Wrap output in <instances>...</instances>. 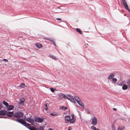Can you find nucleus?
<instances>
[{
  "label": "nucleus",
  "instance_id": "10",
  "mask_svg": "<svg viewBox=\"0 0 130 130\" xmlns=\"http://www.w3.org/2000/svg\"><path fill=\"white\" fill-rule=\"evenodd\" d=\"M25 99L24 98H22L20 99V102L19 103V105H24V102L25 101Z\"/></svg>",
  "mask_w": 130,
  "mask_h": 130
},
{
  "label": "nucleus",
  "instance_id": "33",
  "mask_svg": "<svg viewBox=\"0 0 130 130\" xmlns=\"http://www.w3.org/2000/svg\"><path fill=\"white\" fill-rule=\"evenodd\" d=\"M91 128L93 130H96V127L94 125H93L91 126Z\"/></svg>",
  "mask_w": 130,
  "mask_h": 130
},
{
  "label": "nucleus",
  "instance_id": "48",
  "mask_svg": "<svg viewBox=\"0 0 130 130\" xmlns=\"http://www.w3.org/2000/svg\"><path fill=\"white\" fill-rule=\"evenodd\" d=\"M2 102H0V106L1 105H2Z\"/></svg>",
  "mask_w": 130,
  "mask_h": 130
},
{
  "label": "nucleus",
  "instance_id": "22",
  "mask_svg": "<svg viewBox=\"0 0 130 130\" xmlns=\"http://www.w3.org/2000/svg\"><path fill=\"white\" fill-rule=\"evenodd\" d=\"M125 128L124 126H119L118 127L117 130H123Z\"/></svg>",
  "mask_w": 130,
  "mask_h": 130
},
{
  "label": "nucleus",
  "instance_id": "26",
  "mask_svg": "<svg viewBox=\"0 0 130 130\" xmlns=\"http://www.w3.org/2000/svg\"><path fill=\"white\" fill-rule=\"evenodd\" d=\"M49 56L50 58L54 60H56L57 59L54 56L52 55H50Z\"/></svg>",
  "mask_w": 130,
  "mask_h": 130
},
{
  "label": "nucleus",
  "instance_id": "34",
  "mask_svg": "<svg viewBox=\"0 0 130 130\" xmlns=\"http://www.w3.org/2000/svg\"><path fill=\"white\" fill-rule=\"evenodd\" d=\"M124 84V83H123V82H122L119 83L118 85L120 86H123Z\"/></svg>",
  "mask_w": 130,
  "mask_h": 130
},
{
  "label": "nucleus",
  "instance_id": "32",
  "mask_svg": "<svg viewBox=\"0 0 130 130\" xmlns=\"http://www.w3.org/2000/svg\"><path fill=\"white\" fill-rule=\"evenodd\" d=\"M112 80L114 82H116L117 81V79L116 78H113L112 79Z\"/></svg>",
  "mask_w": 130,
  "mask_h": 130
},
{
  "label": "nucleus",
  "instance_id": "12",
  "mask_svg": "<svg viewBox=\"0 0 130 130\" xmlns=\"http://www.w3.org/2000/svg\"><path fill=\"white\" fill-rule=\"evenodd\" d=\"M7 111L4 110H0V115L5 116L6 115Z\"/></svg>",
  "mask_w": 130,
  "mask_h": 130
},
{
  "label": "nucleus",
  "instance_id": "25",
  "mask_svg": "<svg viewBox=\"0 0 130 130\" xmlns=\"http://www.w3.org/2000/svg\"><path fill=\"white\" fill-rule=\"evenodd\" d=\"M47 40H49L50 41L52 42H53V43L54 42L53 40H52V38H48L47 37H46L45 38Z\"/></svg>",
  "mask_w": 130,
  "mask_h": 130
},
{
  "label": "nucleus",
  "instance_id": "5",
  "mask_svg": "<svg viewBox=\"0 0 130 130\" xmlns=\"http://www.w3.org/2000/svg\"><path fill=\"white\" fill-rule=\"evenodd\" d=\"M25 120L28 122L30 123L31 125H34L35 120L33 119L30 118H27Z\"/></svg>",
  "mask_w": 130,
  "mask_h": 130
},
{
  "label": "nucleus",
  "instance_id": "44",
  "mask_svg": "<svg viewBox=\"0 0 130 130\" xmlns=\"http://www.w3.org/2000/svg\"><path fill=\"white\" fill-rule=\"evenodd\" d=\"M3 118H7V117L6 116H3Z\"/></svg>",
  "mask_w": 130,
  "mask_h": 130
},
{
  "label": "nucleus",
  "instance_id": "11",
  "mask_svg": "<svg viewBox=\"0 0 130 130\" xmlns=\"http://www.w3.org/2000/svg\"><path fill=\"white\" fill-rule=\"evenodd\" d=\"M6 107L7 110L9 111L13 109L14 108V106L13 105H8Z\"/></svg>",
  "mask_w": 130,
  "mask_h": 130
},
{
  "label": "nucleus",
  "instance_id": "21",
  "mask_svg": "<svg viewBox=\"0 0 130 130\" xmlns=\"http://www.w3.org/2000/svg\"><path fill=\"white\" fill-rule=\"evenodd\" d=\"M3 104L6 107L9 105L8 103L5 101H3Z\"/></svg>",
  "mask_w": 130,
  "mask_h": 130
},
{
  "label": "nucleus",
  "instance_id": "50",
  "mask_svg": "<svg viewBox=\"0 0 130 130\" xmlns=\"http://www.w3.org/2000/svg\"><path fill=\"white\" fill-rule=\"evenodd\" d=\"M74 103H75V102L74 101Z\"/></svg>",
  "mask_w": 130,
  "mask_h": 130
},
{
  "label": "nucleus",
  "instance_id": "42",
  "mask_svg": "<svg viewBox=\"0 0 130 130\" xmlns=\"http://www.w3.org/2000/svg\"><path fill=\"white\" fill-rule=\"evenodd\" d=\"M113 110L114 111H116L117 110V109L116 108H113Z\"/></svg>",
  "mask_w": 130,
  "mask_h": 130
},
{
  "label": "nucleus",
  "instance_id": "40",
  "mask_svg": "<svg viewBox=\"0 0 130 130\" xmlns=\"http://www.w3.org/2000/svg\"><path fill=\"white\" fill-rule=\"evenodd\" d=\"M3 105L2 104V105H1L0 106V110H1L2 108L3 107Z\"/></svg>",
  "mask_w": 130,
  "mask_h": 130
},
{
  "label": "nucleus",
  "instance_id": "39",
  "mask_svg": "<svg viewBox=\"0 0 130 130\" xmlns=\"http://www.w3.org/2000/svg\"><path fill=\"white\" fill-rule=\"evenodd\" d=\"M56 19L58 21H61V19L60 18H57Z\"/></svg>",
  "mask_w": 130,
  "mask_h": 130
},
{
  "label": "nucleus",
  "instance_id": "3",
  "mask_svg": "<svg viewBox=\"0 0 130 130\" xmlns=\"http://www.w3.org/2000/svg\"><path fill=\"white\" fill-rule=\"evenodd\" d=\"M34 119L35 121L36 122L38 123H41L44 120V119L43 118L38 117H35Z\"/></svg>",
  "mask_w": 130,
  "mask_h": 130
},
{
  "label": "nucleus",
  "instance_id": "1",
  "mask_svg": "<svg viewBox=\"0 0 130 130\" xmlns=\"http://www.w3.org/2000/svg\"><path fill=\"white\" fill-rule=\"evenodd\" d=\"M23 116L24 114L23 112L20 111H17L15 112L14 113L13 116L12 117L10 118L9 119L19 123V122L18 121V120H19V121H22V120L20 119H23V118L20 119V118L23 117Z\"/></svg>",
  "mask_w": 130,
  "mask_h": 130
},
{
  "label": "nucleus",
  "instance_id": "31",
  "mask_svg": "<svg viewBox=\"0 0 130 130\" xmlns=\"http://www.w3.org/2000/svg\"><path fill=\"white\" fill-rule=\"evenodd\" d=\"M115 126L113 124H112L111 125V129H112L113 130H115Z\"/></svg>",
  "mask_w": 130,
  "mask_h": 130
},
{
  "label": "nucleus",
  "instance_id": "18",
  "mask_svg": "<svg viewBox=\"0 0 130 130\" xmlns=\"http://www.w3.org/2000/svg\"><path fill=\"white\" fill-rule=\"evenodd\" d=\"M76 119H70V120L69 121V122L71 124H73L75 122Z\"/></svg>",
  "mask_w": 130,
  "mask_h": 130
},
{
  "label": "nucleus",
  "instance_id": "35",
  "mask_svg": "<svg viewBox=\"0 0 130 130\" xmlns=\"http://www.w3.org/2000/svg\"><path fill=\"white\" fill-rule=\"evenodd\" d=\"M50 90L51 92H54L55 90L53 88H50Z\"/></svg>",
  "mask_w": 130,
  "mask_h": 130
},
{
  "label": "nucleus",
  "instance_id": "13",
  "mask_svg": "<svg viewBox=\"0 0 130 130\" xmlns=\"http://www.w3.org/2000/svg\"><path fill=\"white\" fill-rule=\"evenodd\" d=\"M115 76L114 73H111L108 76V79L109 80L111 79V78L112 79Z\"/></svg>",
  "mask_w": 130,
  "mask_h": 130
},
{
  "label": "nucleus",
  "instance_id": "47",
  "mask_svg": "<svg viewBox=\"0 0 130 130\" xmlns=\"http://www.w3.org/2000/svg\"><path fill=\"white\" fill-rule=\"evenodd\" d=\"M53 43L54 45L55 46H56V44L54 42H53Z\"/></svg>",
  "mask_w": 130,
  "mask_h": 130
},
{
  "label": "nucleus",
  "instance_id": "8",
  "mask_svg": "<svg viewBox=\"0 0 130 130\" xmlns=\"http://www.w3.org/2000/svg\"><path fill=\"white\" fill-rule=\"evenodd\" d=\"M71 117L69 115L66 116L64 117L65 123L68 124L69 123Z\"/></svg>",
  "mask_w": 130,
  "mask_h": 130
},
{
  "label": "nucleus",
  "instance_id": "6",
  "mask_svg": "<svg viewBox=\"0 0 130 130\" xmlns=\"http://www.w3.org/2000/svg\"><path fill=\"white\" fill-rule=\"evenodd\" d=\"M97 119L95 117H92L91 124L94 125H96L97 124Z\"/></svg>",
  "mask_w": 130,
  "mask_h": 130
},
{
  "label": "nucleus",
  "instance_id": "53",
  "mask_svg": "<svg viewBox=\"0 0 130 130\" xmlns=\"http://www.w3.org/2000/svg\"><path fill=\"white\" fill-rule=\"evenodd\" d=\"M129 121H130V119L129 120Z\"/></svg>",
  "mask_w": 130,
  "mask_h": 130
},
{
  "label": "nucleus",
  "instance_id": "16",
  "mask_svg": "<svg viewBox=\"0 0 130 130\" xmlns=\"http://www.w3.org/2000/svg\"><path fill=\"white\" fill-rule=\"evenodd\" d=\"M59 109L61 110H66L68 109V107H65L64 106H61L59 108Z\"/></svg>",
  "mask_w": 130,
  "mask_h": 130
},
{
  "label": "nucleus",
  "instance_id": "24",
  "mask_svg": "<svg viewBox=\"0 0 130 130\" xmlns=\"http://www.w3.org/2000/svg\"><path fill=\"white\" fill-rule=\"evenodd\" d=\"M38 129L39 130H44V127L43 126L40 125L38 128Z\"/></svg>",
  "mask_w": 130,
  "mask_h": 130
},
{
  "label": "nucleus",
  "instance_id": "45",
  "mask_svg": "<svg viewBox=\"0 0 130 130\" xmlns=\"http://www.w3.org/2000/svg\"><path fill=\"white\" fill-rule=\"evenodd\" d=\"M127 11H128L130 13V8L129 9L128 8V10H127Z\"/></svg>",
  "mask_w": 130,
  "mask_h": 130
},
{
  "label": "nucleus",
  "instance_id": "28",
  "mask_svg": "<svg viewBox=\"0 0 130 130\" xmlns=\"http://www.w3.org/2000/svg\"><path fill=\"white\" fill-rule=\"evenodd\" d=\"M25 84L23 83H22L21 84L20 86L22 87V88H24V87Z\"/></svg>",
  "mask_w": 130,
  "mask_h": 130
},
{
  "label": "nucleus",
  "instance_id": "52",
  "mask_svg": "<svg viewBox=\"0 0 130 130\" xmlns=\"http://www.w3.org/2000/svg\"><path fill=\"white\" fill-rule=\"evenodd\" d=\"M87 44V45H88L87 44Z\"/></svg>",
  "mask_w": 130,
  "mask_h": 130
},
{
  "label": "nucleus",
  "instance_id": "36",
  "mask_svg": "<svg viewBox=\"0 0 130 130\" xmlns=\"http://www.w3.org/2000/svg\"><path fill=\"white\" fill-rule=\"evenodd\" d=\"M71 116L72 118V119H76L75 118L74 116V115L73 114H72L71 115Z\"/></svg>",
  "mask_w": 130,
  "mask_h": 130
},
{
  "label": "nucleus",
  "instance_id": "14",
  "mask_svg": "<svg viewBox=\"0 0 130 130\" xmlns=\"http://www.w3.org/2000/svg\"><path fill=\"white\" fill-rule=\"evenodd\" d=\"M35 45L36 47L39 48H41L42 46V44L39 43H36Z\"/></svg>",
  "mask_w": 130,
  "mask_h": 130
},
{
  "label": "nucleus",
  "instance_id": "17",
  "mask_svg": "<svg viewBox=\"0 0 130 130\" xmlns=\"http://www.w3.org/2000/svg\"><path fill=\"white\" fill-rule=\"evenodd\" d=\"M128 88V86L127 85L124 84L122 86V89L123 90H126Z\"/></svg>",
  "mask_w": 130,
  "mask_h": 130
},
{
  "label": "nucleus",
  "instance_id": "29",
  "mask_svg": "<svg viewBox=\"0 0 130 130\" xmlns=\"http://www.w3.org/2000/svg\"><path fill=\"white\" fill-rule=\"evenodd\" d=\"M48 104L46 103L45 105V109L47 111L48 110V108L47 107Z\"/></svg>",
  "mask_w": 130,
  "mask_h": 130
},
{
  "label": "nucleus",
  "instance_id": "9",
  "mask_svg": "<svg viewBox=\"0 0 130 130\" xmlns=\"http://www.w3.org/2000/svg\"><path fill=\"white\" fill-rule=\"evenodd\" d=\"M14 113L13 111H12L11 112L9 111L8 112H7V111H6V115L7 116V117H12L13 116V115H14Z\"/></svg>",
  "mask_w": 130,
  "mask_h": 130
},
{
  "label": "nucleus",
  "instance_id": "15",
  "mask_svg": "<svg viewBox=\"0 0 130 130\" xmlns=\"http://www.w3.org/2000/svg\"><path fill=\"white\" fill-rule=\"evenodd\" d=\"M77 102L80 106L82 107L84 106V104L82 103V102L80 101V99L77 100Z\"/></svg>",
  "mask_w": 130,
  "mask_h": 130
},
{
  "label": "nucleus",
  "instance_id": "41",
  "mask_svg": "<svg viewBox=\"0 0 130 130\" xmlns=\"http://www.w3.org/2000/svg\"><path fill=\"white\" fill-rule=\"evenodd\" d=\"M72 128L70 126H69L68 129V130H71Z\"/></svg>",
  "mask_w": 130,
  "mask_h": 130
},
{
  "label": "nucleus",
  "instance_id": "19",
  "mask_svg": "<svg viewBox=\"0 0 130 130\" xmlns=\"http://www.w3.org/2000/svg\"><path fill=\"white\" fill-rule=\"evenodd\" d=\"M76 30L77 32H78L79 34H82V32L79 28H76Z\"/></svg>",
  "mask_w": 130,
  "mask_h": 130
},
{
  "label": "nucleus",
  "instance_id": "37",
  "mask_svg": "<svg viewBox=\"0 0 130 130\" xmlns=\"http://www.w3.org/2000/svg\"><path fill=\"white\" fill-rule=\"evenodd\" d=\"M3 60L4 61H5L6 62H8V60L6 59H3V60H2V61H3Z\"/></svg>",
  "mask_w": 130,
  "mask_h": 130
},
{
  "label": "nucleus",
  "instance_id": "2",
  "mask_svg": "<svg viewBox=\"0 0 130 130\" xmlns=\"http://www.w3.org/2000/svg\"><path fill=\"white\" fill-rule=\"evenodd\" d=\"M20 120H22V121H19V120H18V121L19 122V123L23 125L29 129V128L30 127V126H31L30 125V124L27 123L25 121V120L24 119H21Z\"/></svg>",
  "mask_w": 130,
  "mask_h": 130
},
{
  "label": "nucleus",
  "instance_id": "27",
  "mask_svg": "<svg viewBox=\"0 0 130 130\" xmlns=\"http://www.w3.org/2000/svg\"><path fill=\"white\" fill-rule=\"evenodd\" d=\"M74 100H75L76 102L77 101V100H79V99H80L79 97L77 96H74Z\"/></svg>",
  "mask_w": 130,
  "mask_h": 130
},
{
  "label": "nucleus",
  "instance_id": "49",
  "mask_svg": "<svg viewBox=\"0 0 130 130\" xmlns=\"http://www.w3.org/2000/svg\"><path fill=\"white\" fill-rule=\"evenodd\" d=\"M3 116H0V118H3Z\"/></svg>",
  "mask_w": 130,
  "mask_h": 130
},
{
  "label": "nucleus",
  "instance_id": "23",
  "mask_svg": "<svg viewBox=\"0 0 130 130\" xmlns=\"http://www.w3.org/2000/svg\"><path fill=\"white\" fill-rule=\"evenodd\" d=\"M126 83L128 85L129 88H130V78L128 79L127 80Z\"/></svg>",
  "mask_w": 130,
  "mask_h": 130
},
{
  "label": "nucleus",
  "instance_id": "38",
  "mask_svg": "<svg viewBox=\"0 0 130 130\" xmlns=\"http://www.w3.org/2000/svg\"><path fill=\"white\" fill-rule=\"evenodd\" d=\"M56 114V113H51L50 114V115H52V116H54Z\"/></svg>",
  "mask_w": 130,
  "mask_h": 130
},
{
  "label": "nucleus",
  "instance_id": "7",
  "mask_svg": "<svg viewBox=\"0 0 130 130\" xmlns=\"http://www.w3.org/2000/svg\"><path fill=\"white\" fill-rule=\"evenodd\" d=\"M122 4L123 6L126 10L128 9V7L125 0H122Z\"/></svg>",
  "mask_w": 130,
  "mask_h": 130
},
{
  "label": "nucleus",
  "instance_id": "30",
  "mask_svg": "<svg viewBox=\"0 0 130 130\" xmlns=\"http://www.w3.org/2000/svg\"><path fill=\"white\" fill-rule=\"evenodd\" d=\"M68 95L69 97L72 100H74V97L72 95H71L69 94Z\"/></svg>",
  "mask_w": 130,
  "mask_h": 130
},
{
  "label": "nucleus",
  "instance_id": "46",
  "mask_svg": "<svg viewBox=\"0 0 130 130\" xmlns=\"http://www.w3.org/2000/svg\"><path fill=\"white\" fill-rule=\"evenodd\" d=\"M48 130H52V129L51 128H49L48 129Z\"/></svg>",
  "mask_w": 130,
  "mask_h": 130
},
{
  "label": "nucleus",
  "instance_id": "20",
  "mask_svg": "<svg viewBox=\"0 0 130 130\" xmlns=\"http://www.w3.org/2000/svg\"><path fill=\"white\" fill-rule=\"evenodd\" d=\"M29 130H38L35 127L33 126H30V127L29 128Z\"/></svg>",
  "mask_w": 130,
  "mask_h": 130
},
{
  "label": "nucleus",
  "instance_id": "43",
  "mask_svg": "<svg viewBox=\"0 0 130 130\" xmlns=\"http://www.w3.org/2000/svg\"><path fill=\"white\" fill-rule=\"evenodd\" d=\"M26 116H25L24 117V119H23L24 120H25V121L26 120H25V119H26Z\"/></svg>",
  "mask_w": 130,
  "mask_h": 130
},
{
  "label": "nucleus",
  "instance_id": "51",
  "mask_svg": "<svg viewBox=\"0 0 130 130\" xmlns=\"http://www.w3.org/2000/svg\"><path fill=\"white\" fill-rule=\"evenodd\" d=\"M86 47H87V46H86L85 48H86Z\"/></svg>",
  "mask_w": 130,
  "mask_h": 130
},
{
  "label": "nucleus",
  "instance_id": "4",
  "mask_svg": "<svg viewBox=\"0 0 130 130\" xmlns=\"http://www.w3.org/2000/svg\"><path fill=\"white\" fill-rule=\"evenodd\" d=\"M58 95L59 98L61 99L64 98V99H67L70 100H71V99L69 98L63 94L60 93Z\"/></svg>",
  "mask_w": 130,
  "mask_h": 130
}]
</instances>
